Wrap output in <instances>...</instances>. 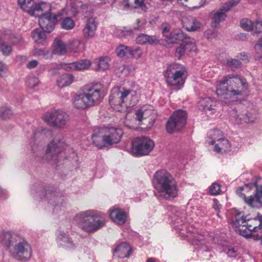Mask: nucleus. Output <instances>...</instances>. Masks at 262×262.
<instances>
[{
	"label": "nucleus",
	"instance_id": "60",
	"mask_svg": "<svg viewBox=\"0 0 262 262\" xmlns=\"http://www.w3.org/2000/svg\"><path fill=\"white\" fill-rule=\"evenodd\" d=\"M213 201L214 203L213 205V208L215 210H219L220 208V205L219 204V202L216 200H214Z\"/></svg>",
	"mask_w": 262,
	"mask_h": 262
},
{
	"label": "nucleus",
	"instance_id": "1",
	"mask_svg": "<svg viewBox=\"0 0 262 262\" xmlns=\"http://www.w3.org/2000/svg\"><path fill=\"white\" fill-rule=\"evenodd\" d=\"M18 4L24 11L30 15L39 17V25L44 31L50 33L54 29L55 24L61 18V13L52 15L50 4L41 2L34 3L32 0H18Z\"/></svg>",
	"mask_w": 262,
	"mask_h": 262
},
{
	"label": "nucleus",
	"instance_id": "56",
	"mask_svg": "<svg viewBox=\"0 0 262 262\" xmlns=\"http://www.w3.org/2000/svg\"><path fill=\"white\" fill-rule=\"evenodd\" d=\"M7 70V66L2 62H0V76H4L6 74Z\"/></svg>",
	"mask_w": 262,
	"mask_h": 262
},
{
	"label": "nucleus",
	"instance_id": "19",
	"mask_svg": "<svg viewBox=\"0 0 262 262\" xmlns=\"http://www.w3.org/2000/svg\"><path fill=\"white\" fill-rule=\"evenodd\" d=\"M97 28V24L93 17L89 18L82 30L83 37L86 39L93 38L96 33Z\"/></svg>",
	"mask_w": 262,
	"mask_h": 262
},
{
	"label": "nucleus",
	"instance_id": "47",
	"mask_svg": "<svg viewBox=\"0 0 262 262\" xmlns=\"http://www.w3.org/2000/svg\"><path fill=\"white\" fill-rule=\"evenodd\" d=\"M39 82L38 79L33 76H29L26 80L27 85L30 88H34L36 86Z\"/></svg>",
	"mask_w": 262,
	"mask_h": 262
},
{
	"label": "nucleus",
	"instance_id": "32",
	"mask_svg": "<svg viewBox=\"0 0 262 262\" xmlns=\"http://www.w3.org/2000/svg\"><path fill=\"white\" fill-rule=\"evenodd\" d=\"M40 129H42L41 127L37 128H36L33 133V138L32 139V140L30 141V144L32 148V152L34 153L38 151H40L42 149V146H39L38 144H36V142L38 141H40V134H37L38 132H39Z\"/></svg>",
	"mask_w": 262,
	"mask_h": 262
},
{
	"label": "nucleus",
	"instance_id": "5",
	"mask_svg": "<svg viewBox=\"0 0 262 262\" xmlns=\"http://www.w3.org/2000/svg\"><path fill=\"white\" fill-rule=\"evenodd\" d=\"M5 239L4 244L11 256L20 261H28L32 256V248L30 244L25 239H16L9 233L4 235Z\"/></svg>",
	"mask_w": 262,
	"mask_h": 262
},
{
	"label": "nucleus",
	"instance_id": "17",
	"mask_svg": "<svg viewBox=\"0 0 262 262\" xmlns=\"http://www.w3.org/2000/svg\"><path fill=\"white\" fill-rule=\"evenodd\" d=\"M123 134V132L120 128L111 127L106 129L104 133V137L107 146L118 143Z\"/></svg>",
	"mask_w": 262,
	"mask_h": 262
},
{
	"label": "nucleus",
	"instance_id": "10",
	"mask_svg": "<svg viewBox=\"0 0 262 262\" xmlns=\"http://www.w3.org/2000/svg\"><path fill=\"white\" fill-rule=\"evenodd\" d=\"M65 146L64 141L60 138L53 140L48 145L46 152V159H42V162L47 161L53 164H57L60 158L59 154Z\"/></svg>",
	"mask_w": 262,
	"mask_h": 262
},
{
	"label": "nucleus",
	"instance_id": "14",
	"mask_svg": "<svg viewBox=\"0 0 262 262\" xmlns=\"http://www.w3.org/2000/svg\"><path fill=\"white\" fill-rule=\"evenodd\" d=\"M36 193L40 196L45 197L50 203L54 206L55 208L62 206L64 203V196L60 193L48 190L45 192L41 186L38 187Z\"/></svg>",
	"mask_w": 262,
	"mask_h": 262
},
{
	"label": "nucleus",
	"instance_id": "61",
	"mask_svg": "<svg viewBox=\"0 0 262 262\" xmlns=\"http://www.w3.org/2000/svg\"><path fill=\"white\" fill-rule=\"evenodd\" d=\"M6 195V191L0 186V198L5 197Z\"/></svg>",
	"mask_w": 262,
	"mask_h": 262
},
{
	"label": "nucleus",
	"instance_id": "62",
	"mask_svg": "<svg viewBox=\"0 0 262 262\" xmlns=\"http://www.w3.org/2000/svg\"><path fill=\"white\" fill-rule=\"evenodd\" d=\"M213 33L212 32V31H208L207 33H206V36H207V38L208 39H210V38H212V35H213Z\"/></svg>",
	"mask_w": 262,
	"mask_h": 262
},
{
	"label": "nucleus",
	"instance_id": "22",
	"mask_svg": "<svg viewBox=\"0 0 262 262\" xmlns=\"http://www.w3.org/2000/svg\"><path fill=\"white\" fill-rule=\"evenodd\" d=\"M110 215L112 221L119 225H123L126 221V213L119 209L111 210Z\"/></svg>",
	"mask_w": 262,
	"mask_h": 262
},
{
	"label": "nucleus",
	"instance_id": "35",
	"mask_svg": "<svg viewBox=\"0 0 262 262\" xmlns=\"http://www.w3.org/2000/svg\"><path fill=\"white\" fill-rule=\"evenodd\" d=\"M191 46L190 50L194 51L196 49L195 44L194 42H190L186 43V45H181L179 47H177L176 50V54L177 56L180 58L182 56L186 49H188V46Z\"/></svg>",
	"mask_w": 262,
	"mask_h": 262
},
{
	"label": "nucleus",
	"instance_id": "21",
	"mask_svg": "<svg viewBox=\"0 0 262 262\" xmlns=\"http://www.w3.org/2000/svg\"><path fill=\"white\" fill-rule=\"evenodd\" d=\"M110 61V58L107 56L96 58L92 62V69L97 72H103L108 70Z\"/></svg>",
	"mask_w": 262,
	"mask_h": 262
},
{
	"label": "nucleus",
	"instance_id": "11",
	"mask_svg": "<svg viewBox=\"0 0 262 262\" xmlns=\"http://www.w3.org/2000/svg\"><path fill=\"white\" fill-rule=\"evenodd\" d=\"M187 114L185 111L178 110L175 111L167 121L166 129L168 133L180 130L185 125Z\"/></svg>",
	"mask_w": 262,
	"mask_h": 262
},
{
	"label": "nucleus",
	"instance_id": "40",
	"mask_svg": "<svg viewBox=\"0 0 262 262\" xmlns=\"http://www.w3.org/2000/svg\"><path fill=\"white\" fill-rule=\"evenodd\" d=\"M241 27L245 31H251L253 30V23L248 18H243L240 21Z\"/></svg>",
	"mask_w": 262,
	"mask_h": 262
},
{
	"label": "nucleus",
	"instance_id": "2",
	"mask_svg": "<svg viewBox=\"0 0 262 262\" xmlns=\"http://www.w3.org/2000/svg\"><path fill=\"white\" fill-rule=\"evenodd\" d=\"M248 83L245 78L237 74L225 75L216 82V94L225 103H230L247 90Z\"/></svg>",
	"mask_w": 262,
	"mask_h": 262
},
{
	"label": "nucleus",
	"instance_id": "9",
	"mask_svg": "<svg viewBox=\"0 0 262 262\" xmlns=\"http://www.w3.org/2000/svg\"><path fill=\"white\" fill-rule=\"evenodd\" d=\"M42 119L50 126L58 128L65 127L70 120L69 115L60 110L48 111L43 115Z\"/></svg>",
	"mask_w": 262,
	"mask_h": 262
},
{
	"label": "nucleus",
	"instance_id": "57",
	"mask_svg": "<svg viewBox=\"0 0 262 262\" xmlns=\"http://www.w3.org/2000/svg\"><path fill=\"white\" fill-rule=\"evenodd\" d=\"M227 254L229 257H234L236 255V252L234 249H229L227 252Z\"/></svg>",
	"mask_w": 262,
	"mask_h": 262
},
{
	"label": "nucleus",
	"instance_id": "34",
	"mask_svg": "<svg viewBox=\"0 0 262 262\" xmlns=\"http://www.w3.org/2000/svg\"><path fill=\"white\" fill-rule=\"evenodd\" d=\"M215 101L210 97L203 98L199 102V105L204 111L214 110L213 107L215 106Z\"/></svg>",
	"mask_w": 262,
	"mask_h": 262
},
{
	"label": "nucleus",
	"instance_id": "16",
	"mask_svg": "<svg viewBox=\"0 0 262 262\" xmlns=\"http://www.w3.org/2000/svg\"><path fill=\"white\" fill-rule=\"evenodd\" d=\"M241 0H231L225 4L220 10L214 14L213 20L215 24H219L224 21L226 17L225 12L229 11L231 8L236 6Z\"/></svg>",
	"mask_w": 262,
	"mask_h": 262
},
{
	"label": "nucleus",
	"instance_id": "48",
	"mask_svg": "<svg viewBox=\"0 0 262 262\" xmlns=\"http://www.w3.org/2000/svg\"><path fill=\"white\" fill-rule=\"evenodd\" d=\"M159 37L157 35H148L146 40V44L148 43L150 45H154L159 42Z\"/></svg>",
	"mask_w": 262,
	"mask_h": 262
},
{
	"label": "nucleus",
	"instance_id": "30",
	"mask_svg": "<svg viewBox=\"0 0 262 262\" xmlns=\"http://www.w3.org/2000/svg\"><path fill=\"white\" fill-rule=\"evenodd\" d=\"M74 80V76L69 73H64L61 75L57 80V85L59 88H63L71 84Z\"/></svg>",
	"mask_w": 262,
	"mask_h": 262
},
{
	"label": "nucleus",
	"instance_id": "58",
	"mask_svg": "<svg viewBox=\"0 0 262 262\" xmlns=\"http://www.w3.org/2000/svg\"><path fill=\"white\" fill-rule=\"evenodd\" d=\"M248 35L246 33H241L238 35V38L240 40L245 41L247 40Z\"/></svg>",
	"mask_w": 262,
	"mask_h": 262
},
{
	"label": "nucleus",
	"instance_id": "28",
	"mask_svg": "<svg viewBox=\"0 0 262 262\" xmlns=\"http://www.w3.org/2000/svg\"><path fill=\"white\" fill-rule=\"evenodd\" d=\"M214 145V149L217 152H226L230 148L229 141L223 138L216 140V143Z\"/></svg>",
	"mask_w": 262,
	"mask_h": 262
},
{
	"label": "nucleus",
	"instance_id": "6",
	"mask_svg": "<svg viewBox=\"0 0 262 262\" xmlns=\"http://www.w3.org/2000/svg\"><path fill=\"white\" fill-rule=\"evenodd\" d=\"M75 220L79 227L87 232H94L103 227L105 215L93 210L82 211L76 214Z\"/></svg>",
	"mask_w": 262,
	"mask_h": 262
},
{
	"label": "nucleus",
	"instance_id": "29",
	"mask_svg": "<svg viewBox=\"0 0 262 262\" xmlns=\"http://www.w3.org/2000/svg\"><path fill=\"white\" fill-rule=\"evenodd\" d=\"M146 0H124L125 6L129 8H141L143 11H146L145 5Z\"/></svg>",
	"mask_w": 262,
	"mask_h": 262
},
{
	"label": "nucleus",
	"instance_id": "55",
	"mask_svg": "<svg viewBox=\"0 0 262 262\" xmlns=\"http://www.w3.org/2000/svg\"><path fill=\"white\" fill-rule=\"evenodd\" d=\"M37 61L35 60H32L28 63V64H27V67L29 69H31L35 68L37 66Z\"/></svg>",
	"mask_w": 262,
	"mask_h": 262
},
{
	"label": "nucleus",
	"instance_id": "45",
	"mask_svg": "<svg viewBox=\"0 0 262 262\" xmlns=\"http://www.w3.org/2000/svg\"><path fill=\"white\" fill-rule=\"evenodd\" d=\"M254 50L257 57L262 58V37L255 45Z\"/></svg>",
	"mask_w": 262,
	"mask_h": 262
},
{
	"label": "nucleus",
	"instance_id": "20",
	"mask_svg": "<svg viewBox=\"0 0 262 262\" xmlns=\"http://www.w3.org/2000/svg\"><path fill=\"white\" fill-rule=\"evenodd\" d=\"M92 65V62L89 60L82 59L78 61L66 63L64 69L68 71H82L88 70Z\"/></svg>",
	"mask_w": 262,
	"mask_h": 262
},
{
	"label": "nucleus",
	"instance_id": "36",
	"mask_svg": "<svg viewBox=\"0 0 262 262\" xmlns=\"http://www.w3.org/2000/svg\"><path fill=\"white\" fill-rule=\"evenodd\" d=\"M116 53L118 56L122 58L133 54V51L130 47L121 45L116 48Z\"/></svg>",
	"mask_w": 262,
	"mask_h": 262
},
{
	"label": "nucleus",
	"instance_id": "53",
	"mask_svg": "<svg viewBox=\"0 0 262 262\" xmlns=\"http://www.w3.org/2000/svg\"><path fill=\"white\" fill-rule=\"evenodd\" d=\"M144 113L142 110H138L136 112V119L139 121L141 122L143 118Z\"/></svg>",
	"mask_w": 262,
	"mask_h": 262
},
{
	"label": "nucleus",
	"instance_id": "49",
	"mask_svg": "<svg viewBox=\"0 0 262 262\" xmlns=\"http://www.w3.org/2000/svg\"><path fill=\"white\" fill-rule=\"evenodd\" d=\"M38 133L40 134V140L45 139L52 135V132L50 129L43 128L42 129H40L39 132H38L37 134Z\"/></svg>",
	"mask_w": 262,
	"mask_h": 262
},
{
	"label": "nucleus",
	"instance_id": "27",
	"mask_svg": "<svg viewBox=\"0 0 262 262\" xmlns=\"http://www.w3.org/2000/svg\"><path fill=\"white\" fill-rule=\"evenodd\" d=\"M231 115L235 118L236 122L238 124L242 123L243 122L249 123L252 121L250 114L247 112L245 113H243L238 114V111L236 109H233Z\"/></svg>",
	"mask_w": 262,
	"mask_h": 262
},
{
	"label": "nucleus",
	"instance_id": "64",
	"mask_svg": "<svg viewBox=\"0 0 262 262\" xmlns=\"http://www.w3.org/2000/svg\"><path fill=\"white\" fill-rule=\"evenodd\" d=\"M137 101V100H136V101H135L134 102H133L132 103H130L129 104H130V105H134L135 104H136Z\"/></svg>",
	"mask_w": 262,
	"mask_h": 262
},
{
	"label": "nucleus",
	"instance_id": "50",
	"mask_svg": "<svg viewBox=\"0 0 262 262\" xmlns=\"http://www.w3.org/2000/svg\"><path fill=\"white\" fill-rule=\"evenodd\" d=\"M147 39V35L145 34H140L137 36L136 39V42L138 44L145 45L146 44V40Z\"/></svg>",
	"mask_w": 262,
	"mask_h": 262
},
{
	"label": "nucleus",
	"instance_id": "54",
	"mask_svg": "<svg viewBox=\"0 0 262 262\" xmlns=\"http://www.w3.org/2000/svg\"><path fill=\"white\" fill-rule=\"evenodd\" d=\"M132 51L133 54H130V55H132L134 57H140L142 54V52L139 48L132 49Z\"/></svg>",
	"mask_w": 262,
	"mask_h": 262
},
{
	"label": "nucleus",
	"instance_id": "15",
	"mask_svg": "<svg viewBox=\"0 0 262 262\" xmlns=\"http://www.w3.org/2000/svg\"><path fill=\"white\" fill-rule=\"evenodd\" d=\"M241 214V212L238 211L235 213V219L232 222V226L235 229V231L244 237H248L251 234V231H249L246 222L250 221V218L248 216H242L239 218L237 217Z\"/></svg>",
	"mask_w": 262,
	"mask_h": 262
},
{
	"label": "nucleus",
	"instance_id": "63",
	"mask_svg": "<svg viewBox=\"0 0 262 262\" xmlns=\"http://www.w3.org/2000/svg\"><path fill=\"white\" fill-rule=\"evenodd\" d=\"M147 262H156V259L154 258H148L147 260Z\"/></svg>",
	"mask_w": 262,
	"mask_h": 262
},
{
	"label": "nucleus",
	"instance_id": "38",
	"mask_svg": "<svg viewBox=\"0 0 262 262\" xmlns=\"http://www.w3.org/2000/svg\"><path fill=\"white\" fill-rule=\"evenodd\" d=\"M222 135V132L219 129H213L210 130L209 133V136L210 137L211 139L210 141H207L208 142L211 144L214 145L216 143V140H220L221 138L219 136Z\"/></svg>",
	"mask_w": 262,
	"mask_h": 262
},
{
	"label": "nucleus",
	"instance_id": "12",
	"mask_svg": "<svg viewBox=\"0 0 262 262\" xmlns=\"http://www.w3.org/2000/svg\"><path fill=\"white\" fill-rule=\"evenodd\" d=\"M154 146V142L148 138H136L132 141L131 150L137 156H145L149 154Z\"/></svg>",
	"mask_w": 262,
	"mask_h": 262
},
{
	"label": "nucleus",
	"instance_id": "39",
	"mask_svg": "<svg viewBox=\"0 0 262 262\" xmlns=\"http://www.w3.org/2000/svg\"><path fill=\"white\" fill-rule=\"evenodd\" d=\"M61 26L64 30H70L74 27L75 22L71 17H67L63 19Z\"/></svg>",
	"mask_w": 262,
	"mask_h": 262
},
{
	"label": "nucleus",
	"instance_id": "24",
	"mask_svg": "<svg viewBox=\"0 0 262 262\" xmlns=\"http://www.w3.org/2000/svg\"><path fill=\"white\" fill-rule=\"evenodd\" d=\"M187 38V35L182 30H175L169 34L166 41L170 43H178Z\"/></svg>",
	"mask_w": 262,
	"mask_h": 262
},
{
	"label": "nucleus",
	"instance_id": "26",
	"mask_svg": "<svg viewBox=\"0 0 262 262\" xmlns=\"http://www.w3.org/2000/svg\"><path fill=\"white\" fill-rule=\"evenodd\" d=\"M245 224L251 232H257L259 230L262 232V215H258L253 219H250V221L246 222Z\"/></svg>",
	"mask_w": 262,
	"mask_h": 262
},
{
	"label": "nucleus",
	"instance_id": "18",
	"mask_svg": "<svg viewBox=\"0 0 262 262\" xmlns=\"http://www.w3.org/2000/svg\"><path fill=\"white\" fill-rule=\"evenodd\" d=\"M56 241L59 246L63 247L69 250H74L75 248V245L72 239L62 231L58 232Z\"/></svg>",
	"mask_w": 262,
	"mask_h": 262
},
{
	"label": "nucleus",
	"instance_id": "7",
	"mask_svg": "<svg viewBox=\"0 0 262 262\" xmlns=\"http://www.w3.org/2000/svg\"><path fill=\"white\" fill-rule=\"evenodd\" d=\"M236 193L249 207L254 209L262 208V186L246 184L239 187Z\"/></svg>",
	"mask_w": 262,
	"mask_h": 262
},
{
	"label": "nucleus",
	"instance_id": "33",
	"mask_svg": "<svg viewBox=\"0 0 262 262\" xmlns=\"http://www.w3.org/2000/svg\"><path fill=\"white\" fill-rule=\"evenodd\" d=\"M187 21L185 23L186 29L188 31H194L201 27L200 23L193 17L189 16L187 18Z\"/></svg>",
	"mask_w": 262,
	"mask_h": 262
},
{
	"label": "nucleus",
	"instance_id": "8",
	"mask_svg": "<svg viewBox=\"0 0 262 262\" xmlns=\"http://www.w3.org/2000/svg\"><path fill=\"white\" fill-rule=\"evenodd\" d=\"M184 67L180 64L173 63L169 65L164 74L166 83L170 86H181L185 82V73Z\"/></svg>",
	"mask_w": 262,
	"mask_h": 262
},
{
	"label": "nucleus",
	"instance_id": "31",
	"mask_svg": "<svg viewBox=\"0 0 262 262\" xmlns=\"http://www.w3.org/2000/svg\"><path fill=\"white\" fill-rule=\"evenodd\" d=\"M42 31L39 29H35L32 33V37L34 41L38 44H43L46 41V34L42 29Z\"/></svg>",
	"mask_w": 262,
	"mask_h": 262
},
{
	"label": "nucleus",
	"instance_id": "41",
	"mask_svg": "<svg viewBox=\"0 0 262 262\" xmlns=\"http://www.w3.org/2000/svg\"><path fill=\"white\" fill-rule=\"evenodd\" d=\"M242 64V62L236 59L229 58L227 60V66L232 70L241 68Z\"/></svg>",
	"mask_w": 262,
	"mask_h": 262
},
{
	"label": "nucleus",
	"instance_id": "23",
	"mask_svg": "<svg viewBox=\"0 0 262 262\" xmlns=\"http://www.w3.org/2000/svg\"><path fill=\"white\" fill-rule=\"evenodd\" d=\"M93 143L98 148H102L107 146L103 130H95L92 135Z\"/></svg>",
	"mask_w": 262,
	"mask_h": 262
},
{
	"label": "nucleus",
	"instance_id": "4",
	"mask_svg": "<svg viewBox=\"0 0 262 262\" xmlns=\"http://www.w3.org/2000/svg\"><path fill=\"white\" fill-rule=\"evenodd\" d=\"M104 95L101 86L98 85H87L81 94L75 96L73 104L77 109L85 110L98 105L103 99Z\"/></svg>",
	"mask_w": 262,
	"mask_h": 262
},
{
	"label": "nucleus",
	"instance_id": "37",
	"mask_svg": "<svg viewBox=\"0 0 262 262\" xmlns=\"http://www.w3.org/2000/svg\"><path fill=\"white\" fill-rule=\"evenodd\" d=\"M54 53L58 55H64L67 53L65 44L61 40H55L54 43Z\"/></svg>",
	"mask_w": 262,
	"mask_h": 262
},
{
	"label": "nucleus",
	"instance_id": "46",
	"mask_svg": "<svg viewBox=\"0 0 262 262\" xmlns=\"http://www.w3.org/2000/svg\"><path fill=\"white\" fill-rule=\"evenodd\" d=\"M209 192L211 195H216L220 193L221 191V185L214 182L209 188Z\"/></svg>",
	"mask_w": 262,
	"mask_h": 262
},
{
	"label": "nucleus",
	"instance_id": "59",
	"mask_svg": "<svg viewBox=\"0 0 262 262\" xmlns=\"http://www.w3.org/2000/svg\"><path fill=\"white\" fill-rule=\"evenodd\" d=\"M137 23L138 24L137 26L134 27V30L135 31H140L143 29V27L139 25L140 20L139 19H137Z\"/></svg>",
	"mask_w": 262,
	"mask_h": 262
},
{
	"label": "nucleus",
	"instance_id": "3",
	"mask_svg": "<svg viewBox=\"0 0 262 262\" xmlns=\"http://www.w3.org/2000/svg\"><path fill=\"white\" fill-rule=\"evenodd\" d=\"M155 195L158 199L170 200L178 196V188L176 180L165 170L157 171L152 180Z\"/></svg>",
	"mask_w": 262,
	"mask_h": 262
},
{
	"label": "nucleus",
	"instance_id": "43",
	"mask_svg": "<svg viewBox=\"0 0 262 262\" xmlns=\"http://www.w3.org/2000/svg\"><path fill=\"white\" fill-rule=\"evenodd\" d=\"M13 114L12 111L9 107H2L0 108V118L7 119L10 118Z\"/></svg>",
	"mask_w": 262,
	"mask_h": 262
},
{
	"label": "nucleus",
	"instance_id": "13",
	"mask_svg": "<svg viewBox=\"0 0 262 262\" xmlns=\"http://www.w3.org/2000/svg\"><path fill=\"white\" fill-rule=\"evenodd\" d=\"M129 95L134 97L135 92L124 88H114L111 91L109 97L110 103L116 106H123V104L126 103L127 97Z\"/></svg>",
	"mask_w": 262,
	"mask_h": 262
},
{
	"label": "nucleus",
	"instance_id": "51",
	"mask_svg": "<svg viewBox=\"0 0 262 262\" xmlns=\"http://www.w3.org/2000/svg\"><path fill=\"white\" fill-rule=\"evenodd\" d=\"M162 33L164 36L167 39V36H169L168 33L170 30V26L166 23H163L161 25Z\"/></svg>",
	"mask_w": 262,
	"mask_h": 262
},
{
	"label": "nucleus",
	"instance_id": "44",
	"mask_svg": "<svg viewBox=\"0 0 262 262\" xmlns=\"http://www.w3.org/2000/svg\"><path fill=\"white\" fill-rule=\"evenodd\" d=\"M116 33L119 37L122 38L132 35L133 31L129 28L124 27L122 29H117Z\"/></svg>",
	"mask_w": 262,
	"mask_h": 262
},
{
	"label": "nucleus",
	"instance_id": "42",
	"mask_svg": "<svg viewBox=\"0 0 262 262\" xmlns=\"http://www.w3.org/2000/svg\"><path fill=\"white\" fill-rule=\"evenodd\" d=\"M1 50L3 55L5 56L9 55L12 52V46L7 43L3 41L0 38Z\"/></svg>",
	"mask_w": 262,
	"mask_h": 262
},
{
	"label": "nucleus",
	"instance_id": "25",
	"mask_svg": "<svg viewBox=\"0 0 262 262\" xmlns=\"http://www.w3.org/2000/svg\"><path fill=\"white\" fill-rule=\"evenodd\" d=\"M114 252L117 254L120 258L128 257L132 254V250L129 245L126 243H122L117 246Z\"/></svg>",
	"mask_w": 262,
	"mask_h": 262
},
{
	"label": "nucleus",
	"instance_id": "52",
	"mask_svg": "<svg viewBox=\"0 0 262 262\" xmlns=\"http://www.w3.org/2000/svg\"><path fill=\"white\" fill-rule=\"evenodd\" d=\"M255 29V33L259 34L262 33V21L256 20L253 23V29Z\"/></svg>",
	"mask_w": 262,
	"mask_h": 262
}]
</instances>
